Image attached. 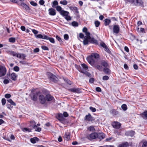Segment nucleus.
Instances as JSON below:
<instances>
[{"label": "nucleus", "instance_id": "11", "mask_svg": "<svg viewBox=\"0 0 147 147\" xmlns=\"http://www.w3.org/2000/svg\"><path fill=\"white\" fill-rule=\"evenodd\" d=\"M11 1L12 3H17L19 5L22 7L23 9L26 5L24 3L22 2L21 1Z\"/></svg>", "mask_w": 147, "mask_h": 147}, {"label": "nucleus", "instance_id": "52", "mask_svg": "<svg viewBox=\"0 0 147 147\" xmlns=\"http://www.w3.org/2000/svg\"><path fill=\"white\" fill-rule=\"evenodd\" d=\"M24 59L23 60V61H19L20 63L22 65H26L27 64V62L25 61H24Z\"/></svg>", "mask_w": 147, "mask_h": 147}, {"label": "nucleus", "instance_id": "13", "mask_svg": "<svg viewBox=\"0 0 147 147\" xmlns=\"http://www.w3.org/2000/svg\"><path fill=\"white\" fill-rule=\"evenodd\" d=\"M69 90L72 92L80 93L82 92L81 89L79 88H74L69 89Z\"/></svg>", "mask_w": 147, "mask_h": 147}, {"label": "nucleus", "instance_id": "8", "mask_svg": "<svg viewBox=\"0 0 147 147\" xmlns=\"http://www.w3.org/2000/svg\"><path fill=\"white\" fill-rule=\"evenodd\" d=\"M97 133H93L86 136V138L90 140H92L93 139L97 138Z\"/></svg>", "mask_w": 147, "mask_h": 147}, {"label": "nucleus", "instance_id": "42", "mask_svg": "<svg viewBox=\"0 0 147 147\" xmlns=\"http://www.w3.org/2000/svg\"><path fill=\"white\" fill-rule=\"evenodd\" d=\"M58 5V2L57 1H54L53 3L52 7L53 8H55V7L57 6H57Z\"/></svg>", "mask_w": 147, "mask_h": 147}, {"label": "nucleus", "instance_id": "34", "mask_svg": "<svg viewBox=\"0 0 147 147\" xmlns=\"http://www.w3.org/2000/svg\"><path fill=\"white\" fill-rule=\"evenodd\" d=\"M137 31L139 32H140L143 33H145V29L142 28H140V30H139V28L138 27L137 29Z\"/></svg>", "mask_w": 147, "mask_h": 147}, {"label": "nucleus", "instance_id": "31", "mask_svg": "<svg viewBox=\"0 0 147 147\" xmlns=\"http://www.w3.org/2000/svg\"><path fill=\"white\" fill-rule=\"evenodd\" d=\"M104 22L105 26H107L111 22V20L110 19H106L104 20Z\"/></svg>", "mask_w": 147, "mask_h": 147}, {"label": "nucleus", "instance_id": "35", "mask_svg": "<svg viewBox=\"0 0 147 147\" xmlns=\"http://www.w3.org/2000/svg\"><path fill=\"white\" fill-rule=\"evenodd\" d=\"M87 130L93 132L94 131H95L94 127L92 125L88 127L87 128Z\"/></svg>", "mask_w": 147, "mask_h": 147}, {"label": "nucleus", "instance_id": "15", "mask_svg": "<svg viewBox=\"0 0 147 147\" xmlns=\"http://www.w3.org/2000/svg\"><path fill=\"white\" fill-rule=\"evenodd\" d=\"M46 100L48 102L52 101L54 100L53 97L50 94H47L45 96Z\"/></svg>", "mask_w": 147, "mask_h": 147}, {"label": "nucleus", "instance_id": "46", "mask_svg": "<svg viewBox=\"0 0 147 147\" xmlns=\"http://www.w3.org/2000/svg\"><path fill=\"white\" fill-rule=\"evenodd\" d=\"M16 39L15 38L11 37L9 39V41L10 42L14 43L16 41Z\"/></svg>", "mask_w": 147, "mask_h": 147}, {"label": "nucleus", "instance_id": "57", "mask_svg": "<svg viewBox=\"0 0 147 147\" xmlns=\"http://www.w3.org/2000/svg\"><path fill=\"white\" fill-rule=\"evenodd\" d=\"M65 18V19L67 21L70 20L71 19V17L68 15L66 16Z\"/></svg>", "mask_w": 147, "mask_h": 147}, {"label": "nucleus", "instance_id": "59", "mask_svg": "<svg viewBox=\"0 0 147 147\" xmlns=\"http://www.w3.org/2000/svg\"><path fill=\"white\" fill-rule=\"evenodd\" d=\"M56 39L59 41V42H62V40L61 38L58 35H57L56 36Z\"/></svg>", "mask_w": 147, "mask_h": 147}, {"label": "nucleus", "instance_id": "33", "mask_svg": "<svg viewBox=\"0 0 147 147\" xmlns=\"http://www.w3.org/2000/svg\"><path fill=\"white\" fill-rule=\"evenodd\" d=\"M31 123L33 124L32 127L34 129H35L37 127L40 126V123H38L37 125H36V123L34 121H32Z\"/></svg>", "mask_w": 147, "mask_h": 147}, {"label": "nucleus", "instance_id": "38", "mask_svg": "<svg viewBox=\"0 0 147 147\" xmlns=\"http://www.w3.org/2000/svg\"><path fill=\"white\" fill-rule=\"evenodd\" d=\"M22 130L24 132H30L31 131L32 129L28 128H24L22 129Z\"/></svg>", "mask_w": 147, "mask_h": 147}, {"label": "nucleus", "instance_id": "51", "mask_svg": "<svg viewBox=\"0 0 147 147\" xmlns=\"http://www.w3.org/2000/svg\"><path fill=\"white\" fill-rule=\"evenodd\" d=\"M23 9L26 10L27 11H29L30 10V9L29 7L27 5L25 6V7Z\"/></svg>", "mask_w": 147, "mask_h": 147}, {"label": "nucleus", "instance_id": "22", "mask_svg": "<svg viewBox=\"0 0 147 147\" xmlns=\"http://www.w3.org/2000/svg\"><path fill=\"white\" fill-rule=\"evenodd\" d=\"M70 134L69 133H66L64 135V139L68 141L70 139Z\"/></svg>", "mask_w": 147, "mask_h": 147}, {"label": "nucleus", "instance_id": "32", "mask_svg": "<svg viewBox=\"0 0 147 147\" xmlns=\"http://www.w3.org/2000/svg\"><path fill=\"white\" fill-rule=\"evenodd\" d=\"M81 65L82 68V69L84 70H86L88 69V66L85 64L83 63L81 64Z\"/></svg>", "mask_w": 147, "mask_h": 147}, {"label": "nucleus", "instance_id": "28", "mask_svg": "<svg viewBox=\"0 0 147 147\" xmlns=\"http://www.w3.org/2000/svg\"><path fill=\"white\" fill-rule=\"evenodd\" d=\"M63 79L64 81L67 84L71 85L72 84V82L66 78L63 77Z\"/></svg>", "mask_w": 147, "mask_h": 147}, {"label": "nucleus", "instance_id": "40", "mask_svg": "<svg viewBox=\"0 0 147 147\" xmlns=\"http://www.w3.org/2000/svg\"><path fill=\"white\" fill-rule=\"evenodd\" d=\"M84 39L83 41V44L84 45H87L88 44V40H89L90 39H88L87 38L84 37Z\"/></svg>", "mask_w": 147, "mask_h": 147}, {"label": "nucleus", "instance_id": "29", "mask_svg": "<svg viewBox=\"0 0 147 147\" xmlns=\"http://www.w3.org/2000/svg\"><path fill=\"white\" fill-rule=\"evenodd\" d=\"M89 42H90L93 44H97L98 43L97 40L95 39L94 38H91L90 37L89 39Z\"/></svg>", "mask_w": 147, "mask_h": 147}, {"label": "nucleus", "instance_id": "37", "mask_svg": "<svg viewBox=\"0 0 147 147\" xmlns=\"http://www.w3.org/2000/svg\"><path fill=\"white\" fill-rule=\"evenodd\" d=\"M47 39H46V40H49V41L52 43H55L54 39L53 38L49 37L47 36Z\"/></svg>", "mask_w": 147, "mask_h": 147}, {"label": "nucleus", "instance_id": "62", "mask_svg": "<svg viewBox=\"0 0 147 147\" xmlns=\"http://www.w3.org/2000/svg\"><path fill=\"white\" fill-rule=\"evenodd\" d=\"M3 83L4 84H6L9 83V81L8 79H5L3 81Z\"/></svg>", "mask_w": 147, "mask_h": 147}, {"label": "nucleus", "instance_id": "1", "mask_svg": "<svg viewBox=\"0 0 147 147\" xmlns=\"http://www.w3.org/2000/svg\"><path fill=\"white\" fill-rule=\"evenodd\" d=\"M99 55L96 53H92L88 57L86 58L87 60L88 63L92 66L94 65L96 62L99 59Z\"/></svg>", "mask_w": 147, "mask_h": 147}, {"label": "nucleus", "instance_id": "18", "mask_svg": "<svg viewBox=\"0 0 147 147\" xmlns=\"http://www.w3.org/2000/svg\"><path fill=\"white\" fill-rule=\"evenodd\" d=\"M35 37L37 38L46 39L47 38V36L45 34L42 35L41 34H38L35 35Z\"/></svg>", "mask_w": 147, "mask_h": 147}, {"label": "nucleus", "instance_id": "43", "mask_svg": "<svg viewBox=\"0 0 147 147\" xmlns=\"http://www.w3.org/2000/svg\"><path fill=\"white\" fill-rule=\"evenodd\" d=\"M71 25L74 27H78V24L77 22L74 21L72 22Z\"/></svg>", "mask_w": 147, "mask_h": 147}, {"label": "nucleus", "instance_id": "3", "mask_svg": "<svg viewBox=\"0 0 147 147\" xmlns=\"http://www.w3.org/2000/svg\"><path fill=\"white\" fill-rule=\"evenodd\" d=\"M47 75L50 81L55 83H56L57 82L58 80V78L52 73L48 72L47 73Z\"/></svg>", "mask_w": 147, "mask_h": 147}, {"label": "nucleus", "instance_id": "7", "mask_svg": "<svg viewBox=\"0 0 147 147\" xmlns=\"http://www.w3.org/2000/svg\"><path fill=\"white\" fill-rule=\"evenodd\" d=\"M84 119L87 121L93 122L94 121L95 119L91 116L90 114L89 113L85 116Z\"/></svg>", "mask_w": 147, "mask_h": 147}, {"label": "nucleus", "instance_id": "14", "mask_svg": "<svg viewBox=\"0 0 147 147\" xmlns=\"http://www.w3.org/2000/svg\"><path fill=\"white\" fill-rule=\"evenodd\" d=\"M112 126L115 128L119 129L121 126V124L119 122L114 121L112 123Z\"/></svg>", "mask_w": 147, "mask_h": 147}, {"label": "nucleus", "instance_id": "50", "mask_svg": "<svg viewBox=\"0 0 147 147\" xmlns=\"http://www.w3.org/2000/svg\"><path fill=\"white\" fill-rule=\"evenodd\" d=\"M100 45L101 47H103L104 49L107 47V45L103 42H102L100 43Z\"/></svg>", "mask_w": 147, "mask_h": 147}, {"label": "nucleus", "instance_id": "41", "mask_svg": "<svg viewBox=\"0 0 147 147\" xmlns=\"http://www.w3.org/2000/svg\"><path fill=\"white\" fill-rule=\"evenodd\" d=\"M7 101L10 103L11 105L13 106H16V104L11 99H9L7 100Z\"/></svg>", "mask_w": 147, "mask_h": 147}, {"label": "nucleus", "instance_id": "30", "mask_svg": "<svg viewBox=\"0 0 147 147\" xmlns=\"http://www.w3.org/2000/svg\"><path fill=\"white\" fill-rule=\"evenodd\" d=\"M93 66L98 69L99 71H101L102 70V66L101 65H95V64H94V65Z\"/></svg>", "mask_w": 147, "mask_h": 147}, {"label": "nucleus", "instance_id": "47", "mask_svg": "<svg viewBox=\"0 0 147 147\" xmlns=\"http://www.w3.org/2000/svg\"><path fill=\"white\" fill-rule=\"evenodd\" d=\"M85 34L86 35V36H85L84 37L87 38L88 39H90V33L89 32H88V31L86 32H85Z\"/></svg>", "mask_w": 147, "mask_h": 147}, {"label": "nucleus", "instance_id": "53", "mask_svg": "<svg viewBox=\"0 0 147 147\" xmlns=\"http://www.w3.org/2000/svg\"><path fill=\"white\" fill-rule=\"evenodd\" d=\"M13 70L14 71L18 72L19 70V68L18 66H16L13 67Z\"/></svg>", "mask_w": 147, "mask_h": 147}, {"label": "nucleus", "instance_id": "5", "mask_svg": "<svg viewBox=\"0 0 147 147\" xmlns=\"http://www.w3.org/2000/svg\"><path fill=\"white\" fill-rule=\"evenodd\" d=\"M7 72V69L4 66L0 65V77L5 76Z\"/></svg>", "mask_w": 147, "mask_h": 147}, {"label": "nucleus", "instance_id": "12", "mask_svg": "<svg viewBox=\"0 0 147 147\" xmlns=\"http://www.w3.org/2000/svg\"><path fill=\"white\" fill-rule=\"evenodd\" d=\"M113 32L116 34L118 33L120 31V27L118 25H115L113 26Z\"/></svg>", "mask_w": 147, "mask_h": 147}, {"label": "nucleus", "instance_id": "54", "mask_svg": "<svg viewBox=\"0 0 147 147\" xmlns=\"http://www.w3.org/2000/svg\"><path fill=\"white\" fill-rule=\"evenodd\" d=\"M89 109L92 112H95L96 111V109L94 107H90Z\"/></svg>", "mask_w": 147, "mask_h": 147}, {"label": "nucleus", "instance_id": "55", "mask_svg": "<svg viewBox=\"0 0 147 147\" xmlns=\"http://www.w3.org/2000/svg\"><path fill=\"white\" fill-rule=\"evenodd\" d=\"M41 48L42 49L48 51L49 50L48 48L45 46H41Z\"/></svg>", "mask_w": 147, "mask_h": 147}, {"label": "nucleus", "instance_id": "23", "mask_svg": "<svg viewBox=\"0 0 147 147\" xmlns=\"http://www.w3.org/2000/svg\"><path fill=\"white\" fill-rule=\"evenodd\" d=\"M39 140V139L36 137H34L30 139L31 142L33 144L36 143V142L38 141Z\"/></svg>", "mask_w": 147, "mask_h": 147}, {"label": "nucleus", "instance_id": "21", "mask_svg": "<svg viewBox=\"0 0 147 147\" xmlns=\"http://www.w3.org/2000/svg\"><path fill=\"white\" fill-rule=\"evenodd\" d=\"M101 64L105 67L109 66L108 61L107 60H102L101 62Z\"/></svg>", "mask_w": 147, "mask_h": 147}, {"label": "nucleus", "instance_id": "9", "mask_svg": "<svg viewBox=\"0 0 147 147\" xmlns=\"http://www.w3.org/2000/svg\"><path fill=\"white\" fill-rule=\"evenodd\" d=\"M70 9L74 13V14L77 17H79V11H78V8L75 6H71L69 7Z\"/></svg>", "mask_w": 147, "mask_h": 147}, {"label": "nucleus", "instance_id": "49", "mask_svg": "<svg viewBox=\"0 0 147 147\" xmlns=\"http://www.w3.org/2000/svg\"><path fill=\"white\" fill-rule=\"evenodd\" d=\"M100 22L98 21H95L94 22V24L96 27H98L100 24Z\"/></svg>", "mask_w": 147, "mask_h": 147}, {"label": "nucleus", "instance_id": "36", "mask_svg": "<svg viewBox=\"0 0 147 147\" xmlns=\"http://www.w3.org/2000/svg\"><path fill=\"white\" fill-rule=\"evenodd\" d=\"M128 144L127 142H125L119 144L117 147H128Z\"/></svg>", "mask_w": 147, "mask_h": 147}, {"label": "nucleus", "instance_id": "20", "mask_svg": "<svg viewBox=\"0 0 147 147\" xmlns=\"http://www.w3.org/2000/svg\"><path fill=\"white\" fill-rule=\"evenodd\" d=\"M140 116L144 119H147V111L140 114Z\"/></svg>", "mask_w": 147, "mask_h": 147}, {"label": "nucleus", "instance_id": "63", "mask_svg": "<svg viewBox=\"0 0 147 147\" xmlns=\"http://www.w3.org/2000/svg\"><path fill=\"white\" fill-rule=\"evenodd\" d=\"M109 79V77L108 76H103L102 79L103 80H107Z\"/></svg>", "mask_w": 147, "mask_h": 147}, {"label": "nucleus", "instance_id": "10", "mask_svg": "<svg viewBox=\"0 0 147 147\" xmlns=\"http://www.w3.org/2000/svg\"><path fill=\"white\" fill-rule=\"evenodd\" d=\"M39 99L40 102L42 104H44L46 101L45 97L42 94L40 95L39 96Z\"/></svg>", "mask_w": 147, "mask_h": 147}, {"label": "nucleus", "instance_id": "58", "mask_svg": "<svg viewBox=\"0 0 147 147\" xmlns=\"http://www.w3.org/2000/svg\"><path fill=\"white\" fill-rule=\"evenodd\" d=\"M105 50L108 53L110 54L111 53V51L108 48L107 46L105 49Z\"/></svg>", "mask_w": 147, "mask_h": 147}, {"label": "nucleus", "instance_id": "56", "mask_svg": "<svg viewBox=\"0 0 147 147\" xmlns=\"http://www.w3.org/2000/svg\"><path fill=\"white\" fill-rule=\"evenodd\" d=\"M60 3L63 5H66L67 4V1H61Z\"/></svg>", "mask_w": 147, "mask_h": 147}, {"label": "nucleus", "instance_id": "25", "mask_svg": "<svg viewBox=\"0 0 147 147\" xmlns=\"http://www.w3.org/2000/svg\"><path fill=\"white\" fill-rule=\"evenodd\" d=\"M103 71L104 73L106 74H110L111 72L109 68L107 67H105L104 68Z\"/></svg>", "mask_w": 147, "mask_h": 147}, {"label": "nucleus", "instance_id": "26", "mask_svg": "<svg viewBox=\"0 0 147 147\" xmlns=\"http://www.w3.org/2000/svg\"><path fill=\"white\" fill-rule=\"evenodd\" d=\"M11 78L13 80L15 81L17 79V75L14 73H12L11 75Z\"/></svg>", "mask_w": 147, "mask_h": 147}, {"label": "nucleus", "instance_id": "45", "mask_svg": "<svg viewBox=\"0 0 147 147\" xmlns=\"http://www.w3.org/2000/svg\"><path fill=\"white\" fill-rule=\"evenodd\" d=\"M121 107L124 111H125L127 109V105L125 104L122 105L121 106Z\"/></svg>", "mask_w": 147, "mask_h": 147}, {"label": "nucleus", "instance_id": "39", "mask_svg": "<svg viewBox=\"0 0 147 147\" xmlns=\"http://www.w3.org/2000/svg\"><path fill=\"white\" fill-rule=\"evenodd\" d=\"M127 133L129 136H133L135 132L131 130L127 131Z\"/></svg>", "mask_w": 147, "mask_h": 147}, {"label": "nucleus", "instance_id": "17", "mask_svg": "<svg viewBox=\"0 0 147 147\" xmlns=\"http://www.w3.org/2000/svg\"><path fill=\"white\" fill-rule=\"evenodd\" d=\"M97 138H98L100 140H101L104 139L105 137V134L103 133H97Z\"/></svg>", "mask_w": 147, "mask_h": 147}, {"label": "nucleus", "instance_id": "2", "mask_svg": "<svg viewBox=\"0 0 147 147\" xmlns=\"http://www.w3.org/2000/svg\"><path fill=\"white\" fill-rule=\"evenodd\" d=\"M7 52L10 55H12L13 57L16 56L18 58L22 59L23 60L25 59H26V56L24 54L17 53L14 51L10 50L7 51Z\"/></svg>", "mask_w": 147, "mask_h": 147}, {"label": "nucleus", "instance_id": "6", "mask_svg": "<svg viewBox=\"0 0 147 147\" xmlns=\"http://www.w3.org/2000/svg\"><path fill=\"white\" fill-rule=\"evenodd\" d=\"M40 92L39 91H38L34 92L33 93H31V99L34 101H36L38 96Z\"/></svg>", "mask_w": 147, "mask_h": 147}, {"label": "nucleus", "instance_id": "44", "mask_svg": "<svg viewBox=\"0 0 147 147\" xmlns=\"http://www.w3.org/2000/svg\"><path fill=\"white\" fill-rule=\"evenodd\" d=\"M55 8H56L57 11L59 12L60 13L61 11L63 10H62L61 7L60 6H57L56 7H55Z\"/></svg>", "mask_w": 147, "mask_h": 147}, {"label": "nucleus", "instance_id": "19", "mask_svg": "<svg viewBox=\"0 0 147 147\" xmlns=\"http://www.w3.org/2000/svg\"><path fill=\"white\" fill-rule=\"evenodd\" d=\"M80 72L83 73L86 76H87L89 78L91 77V74L87 71L86 70H84L83 69V70H80Z\"/></svg>", "mask_w": 147, "mask_h": 147}, {"label": "nucleus", "instance_id": "16", "mask_svg": "<svg viewBox=\"0 0 147 147\" xmlns=\"http://www.w3.org/2000/svg\"><path fill=\"white\" fill-rule=\"evenodd\" d=\"M49 14L51 16H54L56 14L55 10L53 8H51L48 10Z\"/></svg>", "mask_w": 147, "mask_h": 147}, {"label": "nucleus", "instance_id": "61", "mask_svg": "<svg viewBox=\"0 0 147 147\" xmlns=\"http://www.w3.org/2000/svg\"><path fill=\"white\" fill-rule=\"evenodd\" d=\"M30 3L33 6H36L37 5V3L33 1H32L30 2Z\"/></svg>", "mask_w": 147, "mask_h": 147}, {"label": "nucleus", "instance_id": "4", "mask_svg": "<svg viewBox=\"0 0 147 147\" xmlns=\"http://www.w3.org/2000/svg\"><path fill=\"white\" fill-rule=\"evenodd\" d=\"M127 2L131 3L133 5L143 6V3L142 1H127Z\"/></svg>", "mask_w": 147, "mask_h": 147}, {"label": "nucleus", "instance_id": "27", "mask_svg": "<svg viewBox=\"0 0 147 147\" xmlns=\"http://www.w3.org/2000/svg\"><path fill=\"white\" fill-rule=\"evenodd\" d=\"M110 113L113 116H114L117 115L118 114L119 112L115 109H112L110 111Z\"/></svg>", "mask_w": 147, "mask_h": 147}, {"label": "nucleus", "instance_id": "24", "mask_svg": "<svg viewBox=\"0 0 147 147\" xmlns=\"http://www.w3.org/2000/svg\"><path fill=\"white\" fill-rule=\"evenodd\" d=\"M60 14L63 16H65L69 15V12L67 11L63 10L60 12Z\"/></svg>", "mask_w": 147, "mask_h": 147}, {"label": "nucleus", "instance_id": "48", "mask_svg": "<svg viewBox=\"0 0 147 147\" xmlns=\"http://www.w3.org/2000/svg\"><path fill=\"white\" fill-rule=\"evenodd\" d=\"M105 140L107 142H111L114 141V139L113 138H109L106 139Z\"/></svg>", "mask_w": 147, "mask_h": 147}, {"label": "nucleus", "instance_id": "64", "mask_svg": "<svg viewBox=\"0 0 147 147\" xmlns=\"http://www.w3.org/2000/svg\"><path fill=\"white\" fill-rule=\"evenodd\" d=\"M142 147H147V142H144L143 143Z\"/></svg>", "mask_w": 147, "mask_h": 147}, {"label": "nucleus", "instance_id": "60", "mask_svg": "<svg viewBox=\"0 0 147 147\" xmlns=\"http://www.w3.org/2000/svg\"><path fill=\"white\" fill-rule=\"evenodd\" d=\"M6 101L5 99L3 98L1 100V102L2 105H4L6 103Z\"/></svg>", "mask_w": 147, "mask_h": 147}]
</instances>
